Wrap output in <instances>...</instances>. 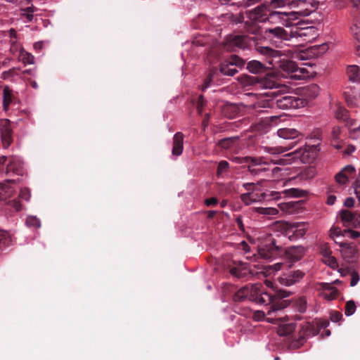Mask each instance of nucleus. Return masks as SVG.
<instances>
[{"label":"nucleus","mask_w":360,"mask_h":360,"mask_svg":"<svg viewBox=\"0 0 360 360\" xmlns=\"http://www.w3.org/2000/svg\"><path fill=\"white\" fill-rule=\"evenodd\" d=\"M349 79L354 82H360V68L357 65H349L347 68Z\"/></svg>","instance_id":"c85d7f7f"},{"label":"nucleus","mask_w":360,"mask_h":360,"mask_svg":"<svg viewBox=\"0 0 360 360\" xmlns=\"http://www.w3.org/2000/svg\"><path fill=\"white\" fill-rule=\"evenodd\" d=\"M20 11L22 12H28V13H31L33 14V13L36 11V8L34 6H31L26 8H20Z\"/></svg>","instance_id":"774afa93"},{"label":"nucleus","mask_w":360,"mask_h":360,"mask_svg":"<svg viewBox=\"0 0 360 360\" xmlns=\"http://www.w3.org/2000/svg\"><path fill=\"white\" fill-rule=\"evenodd\" d=\"M235 266L229 269L230 274L238 278L248 279L250 277L256 276L259 272L252 269L247 263L243 262H234Z\"/></svg>","instance_id":"6e6552de"},{"label":"nucleus","mask_w":360,"mask_h":360,"mask_svg":"<svg viewBox=\"0 0 360 360\" xmlns=\"http://www.w3.org/2000/svg\"><path fill=\"white\" fill-rule=\"evenodd\" d=\"M335 117L338 120L346 121L349 117L348 111L342 107H339L335 112Z\"/></svg>","instance_id":"58836bf2"},{"label":"nucleus","mask_w":360,"mask_h":360,"mask_svg":"<svg viewBox=\"0 0 360 360\" xmlns=\"http://www.w3.org/2000/svg\"><path fill=\"white\" fill-rule=\"evenodd\" d=\"M0 132L3 146L8 148L13 141V131L11 127V122L7 119L0 120Z\"/></svg>","instance_id":"4468645a"},{"label":"nucleus","mask_w":360,"mask_h":360,"mask_svg":"<svg viewBox=\"0 0 360 360\" xmlns=\"http://www.w3.org/2000/svg\"><path fill=\"white\" fill-rule=\"evenodd\" d=\"M309 30H310V29H309V27L302 29V30H300L297 32V35H298L299 37L306 36V35H307L308 32H309Z\"/></svg>","instance_id":"69168bd1"},{"label":"nucleus","mask_w":360,"mask_h":360,"mask_svg":"<svg viewBox=\"0 0 360 360\" xmlns=\"http://www.w3.org/2000/svg\"><path fill=\"white\" fill-rule=\"evenodd\" d=\"M335 242L340 247L342 257L347 262H352L357 253L355 245L353 243L346 242H338L336 240Z\"/></svg>","instance_id":"dca6fc26"},{"label":"nucleus","mask_w":360,"mask_h":360,"mask_svg":"<svg viewBox=\"0 0 360 360\" xmlns=\"http://www.w3.org/2000/svg\"><path fill=\"white\" fill-rule=\"evenodd\" d=\"M321 252L323 254V255L326 257H330V255H331V250L330 249L328 248V247H323L321 248Z\"/></svg>","instance_id":"680f3d73"},{"label":"nucleus","mask_w":360,"mask_h":360,"mask_svg":"<svg viewBox=\"0 0 360 360\" xmlns=\"http://www.w3.org/2000/svg\"><path fill=\"white\" fill-rule=\"evenodd\" d=\"M7 205L8 207L13 209V210L15 212H18L22 210V205L16 199L8 201Z\"/></svg>","instance_id":"37998d69"},{"label":"nucleus","mask_w":360,"mask_h":360,"mask_svg":"<svg viewBox=\"0 0 360 360\" xmlns=\"http://www.w3.org/2000/svg\"><path fill=\"white\" fill-rule=\"evenodd\" d=\"M26 224L29 227L39 228L41 226L40 220L34 216H29L26 219Z\"/></svg>","instance_id":"e433bc0d"},{"label":"nucleus","mask_w":360,"mask_h":360,"mask_svg":"<svg viewBox=\"0 0 360 360\" xmlns=\"http://www.w3.org/2000/svg\"><path fill=\"white\" fill-rule=\"evenodd\" d=\"M330 237L331 238H334V237H339V236H343V234H344V231H342L340 228L338 227H334V228H332L330 229Z\"/></svg>","instance_id":"864d4df0"},{"label":"nucleus","mask_w":360,"mask_h":360,"mask_svg":"<svg viewBox=\"0 0 360 360\" xmlns=\"http://www.w3.org/2000/svg\"><path fill=\"white\" fill-rule=\"evenodd\" d=\"M247 69L253 74H259L265 72L266 67L261 62L254 60L248 63Z\"/></svg>","instance_id":"cd10ccee"},{"label":"nucleus","mask_w":360,"mask_h":360,"mask_svg":"<svg viewBox=\"0 0 360 360\" xmlns=\"http://www.w3.org/2000/svg\"><path fill=\"white\" fill-rule=\"evenodd\" d=\"M20 58H21V60L25 64H33L34 63V56L27 52H22L20 53Z\"/></svg>","instance_id":"a19ab883"},{"label":"nucleus","mask_w":360,"mask_h":360,"mask_svg":"<svg viewBox=\"0 0 360 360\" xmlns=\"http://www.w3.org/2000/svg\"><path fill=\"white\" fill-rule=\"evenodd\" d=\"M184 149V134L181 132H176L173 137L172 155H180Z\"/></svg>","instance_id":"4be33fe9"},{"label":"nucleus","mask_w":360,"mask_h":360,"mask_svg":"<svg viewBox=\"0 0 360 360\" xmlns=\"http://www.w3.org/2000/svg\"><path fill=\"white\" fill-rule=\"evenodd\" d=\"M342 319V314L338 311H333L330 312V320L333 322H338Z\"/></svg>","instance_id":"3c124183"},{"label":"nucleus","mask_w":360,"mask_h":360,"mask_svg":"<svg viewBox=\"0 0 360 360\" xmlns=\"http://www.w3.org/2000/svg\"><path fill=\"white\" fill-rule=\"evenodd\" d=\"M257 51L266 56L267 63L272 66L273 68H281L285 72L292 75L295 72L297 64L292 60H283L281 59V52L274 50L269 46H262L257 45L255 46Z\"/></svg>","instance_id":"7ed1b4c3"},{"label":"nucleus","mask_w":360,"mask_h":360,"mask_svg":"<svg viewBox=\"0 0 360 360\" xmlns=\"http://www.w3.org/2000/svg\"><path fill=\"white\" fill-rule=\"evenodd\" d=\"M354 173L355 168L352 165H347L335 175V181L339 184H345L347 183L349 178Z\"/></svg>","instance_id":"6ab92c4d"},{"label":"nucleus","mask_w":360,"mask_h":360,"mask_svg":"<svg viewBox=\"0 0 360 360\" xmlns=\"http://www.w3.org/2000/svg\"><path fill=\"white\" fill-rule=\"evenodd\" d=\"M277 134L279 137L285 140H292V141L287 146H281L276 147L265 146L264 148L265 152L272 155H278L287 152L297 144L299 140H294L299 138L301 136V134L297 130H296L295 129L290 128L280 129L278 130Z\"/></svg>","instance_id":"39448f33"},{"label":"nucleus","mask_w":360,"mask_h":360,"mask_svg":"<svg viewBox=\"0 0 360 360\" xmlns=\"http://www.w3.org/2000/svg\"><path fill=\"white\" fill-rule=\"evenodd\" d=\"M21 15L25 17L29 22H31L34 17L32 13L28 12H22Z\"/></svg>","instance_id":"0e129e2a"},{"label":"nucleus","mask_w":360,"mask_h":360,"mask_svg":"<svg viewBox=\"0 0 360 360\" xmlns=\"http://www.w3.org/2000/svg\"><path fill=\"white\" fill-rule=\"evenodd\" d=\"M288 4H289V0H270L269 3H267L268 7L271 10L283 8Z\"/></svg>","instance_id":"c9c22d12"},{"label":"nucleus","mask_w":360,"mask_h":360,"mask_svg":"<svg viewBox=\"0 0 360 360\" xmlns=\"http://www.w3.org/2000/svg\"><path fill=\"white\" fill-rule=\"evenodd\" d=\"M340 218L344 222L345 226L359 227L358 220L355 219V212H352L347 210H343L340 212Z\"/></svg>","instance_id":"412c9836"},{"label":"nucleus","mask_w":360,"mask_h":360,"mask_svg":"<svg viewBox=\"0 0 360 360\" xmlns=\"http://www.w3.org/2000/svg\"><path fill=\"white\" fill-rule=\"evenodd\" d=\"M296 18L295 12H281L270 9L267 21L270 23H280L282 26H290V21Z\"/></svg>","instance_id":"1a4fd4ad"},{"label":"nucleus","mask_w":360,"mask_h":360,"mask_svg":"<svg viewBox=\"0 0 360 360\" xmlns=\"http://www.w3.org/2000/svg\"><path fill=\"white\" fill-rule=\"evenodd\" d=\"M19 198L25 201H28L30 198V191L28 188H22L19 193Z\"/></svg>","instance_id":"de8ad7c7"},{"label":"nucleus","mask_w":360,"mask_h":360,"mask_svg":"<svg viewBox=\"0 0 360 360\" xmlns=\"http://www.w3.org/2000/svg\"><path fill=\"white\" fill-rule=\"evenodd\" d=\"M12 99V90L8 86H5L3 90V105L5 110H8Z\"/></svg>","instance_id":"7c9ffc66"},{"label":"nucleus","mask_w":360,"mask_h":360,"mask_svg":"<svg viewBox=\"0 0 360 360\" xmlns=\"http://www.w3.org/2000/svg\"><path fill=\"white\" fill-rule=\"evenodd\" d=\"M307 305V300L304 297L297 298L294 302L295 309L300 313H304L306 311Z\"/></svg>","instance_id":"72a5a7b5"},{"label":"nucleus","mask_w":360,"mask_h":360,"mask_svg":"<svg viewBox=\"0 0 360 360\" xmlns=\"http://www.w3.org/2000/svg\"><path fill=\"white\" fill-rule=\"evenodd\" d=\"M356 304L354 301L353 300H349L345 304V314L346 316H349L354 314L356 311Z\"/></svg>","instance_id":"ea45409f"},{"label":"nucleus","mask_w":360,"mask_h":360,"mask_svg":"<svg viewBox=\"0 0 360 360\" xmlns=\"http://www.w3.org/2000/svg\"><path fill=\"white\" fill-rule=\"evenodd\" d=\"M306 227L301 224H286L284 227V234L290 240H295L304 236Z\"/></svg>","instance_id":"f8f14e48"},{"label":"nucleus","mask_w":360,"mask_h":360,"mask_svg":"<svg viewBox=\"0 0 360 360\" xmlns=\"http://www.w3.org/2000/svg\"><path fill=\"white\" fill-rule=\"evenodd\" d=\"M217 203H218V199L217 198H214V197L207 198L205 200V204L207 207L214 206V205H217Z\"/></svg>","instance_id":"6e6d98bb"},{"label":"nucleus","mask_w":360,"mask_h":360,"mask_svg":"<svg viewBox=\"0 0 360 360\" xmlns=\"http://www.w3.org/2000/svg\"><path fill=\"white\" fill-rule=\"evenodd\" d=\"M264 210H266L264 213L267 214H276L278 213V210L275 208L269 207L265 208Z\"/></svg>","instance_id":"338daca9"},{"label":"nucleus","mask_w":360,"mask_h":360,"mask_svg":"<svg viewBox=\"0 0 360 360\" xmlns=\"http://www.w3.org/2000/svg\"><path fill=\"white\" fill-rule=\"evenodd\" d=\"M232 160L238 164H248L252 163L253 165H268L269 164V161L266 158V157H234Z\"/></svg>","instance_id":"f3484780"},{"label":"nucleus","mask_w":360,"mask_h":360,"mask_svg":"<svg viewBox=\"0 0 360 360\" xmlns=\"http://www.w3.org/2000/svg\"><path fill=\"white\" fill-rule=\"evenodd\" d=\"M304 276V273L300 270L292 271L282 275L278 281L281 285L290 286L302 280Z\"/></svg>","instance_id":"2eb2a0df"},{"label":"nucleus","mask_w":360,"mask_h":360,"mask_svg":"<svg viewBox=\"0 0 360 360\" xmlns=\"http://www.w3.org/2000/svg\"><path fill=\"white\" fill-rule=\"evenodd\" d=\"M286 192L293 197L304 196L306 193V191H304L303 190H300L298 188H294L288 189Z\"/></svg>","instance_id":"49530a36"},{"label":"nucleus","mask_w":360,"mask_h":360,"mask_svg":"<svg viewBox=\"0 0 360 360\" xmlns=\"http://www.w3.org/2000/svg\"><path fill=\"white\" fill-rule=\"evenodd\" d=\"M266 320L269 323H278L279 325L277 332L280 336L288 335L295 331L296 328L295 323H286L281 318L268 317Z\"/></svg>","instance_id":"ddd939ff"},{"label":"nucleus","mask_w":360,"mask_h":360,"mask_svg":"<svg viewBox=\"0 0 360 360\" xmlns=\"http://www.w3.org/2000/svg\"><path fill=\"white\" fill-rule=\"evenodd\" d=\"M264 36L275 44L289 40L291 38V35L282 26L266 29Z\"/></svg>","instance_id":"9b49d317"},{"label":"nucleus","mask_w":360,"mask_h":360,"mask_svg":"<svg viewBox=\"0 0 360 360\" xmlns=\"http://www.w3.org/2000/svg\"><path fill=\"white\" fill-rule=\"evenodd\" d=\"M229 164L226 160H221L219 162L218 167H217V176H220L221 174H223L224 172H226L229 168Z\"/></svg>","instance_id":"c03bdc74"},{"label":"nucleus","mask_w":360,"mask_h":360,"mask_svg":"<svg viewBox=\"0 0 360 360\" xmlns=\"http://www.w3.org/2000/svg\"><path fill=\"white\" fill-rule=\"evenodd\" d=\"M343 236H348L351 238H357L360 236V233L350 229H345Z\"/></svg>","instance_id":"8fccbe9b"},{"label":"nucleus","mask_w":360,"mask_h":360,"mask_svg":"<svg viewBox=\"0 0 360 360\" xmlns=\"http://www.w3.org/2000/svg\"><path fill=\"white\" fill-rule=\"evenodd\" d=\"M318 155L316 146H304L296 150L287 153L283 158L278 160H271L274 165H285L292 162V160L299 159L303 163H311L315 160Z\"/></svg>","instance_id":"f03ea898"},{"label":"nucleus","mask_w":360,"mask_h":360,"mask_svg":"<svg viewBox=\"0 0 360 360\" xmlns=\"http://www.w3.org/2000/svg\"><path fill=\"white\" fill-rule=\"evenodd\" d=\"M221 74L227 76H233L238 72L237 69L233 66V63L221 64L219 68Z\"/></svg>","instance_id":"2f4dec72"},{"label":"nucleus","mask_w":360,"mask_h":360,"mask_svg":"<svg viewBox=\"0 0 360 360\" xmlns=\"http://www.w3.org/2000/svg\"><path fill=\"white\" fill-rule=\"evenodd\" d=\"M352 186L354 189L356 197L360 201V179L356 180Z\"/></svg>","instance_id":"5fc2aeb1"},{"label":"nucleus","mask_w":360,"mask_h":360,"mask_svg":"<svg viewBox=\"0 0 360 360\" xmlns=\"http://www.w3.org/2000/svg\"><path fill=\"white\" fill-rule=\"evenodd\" d=\"M328 49V44H323L318 47V54H323Z\"/></svg>","instance_id":"bf43d9fd"},{"label":"nucleus","mask_w":360,"mask_h":360,"mask_svg":"<svg viewBox=\"0 0 360 360\" xmlns=\"http://www.w3.org/2000/svg\"><path fill=\"white\" fill-rule=\"evenodd\" d=\"M258 253L265 259H271L285 254L286 258L291 262L300 260L305 253L302 246H291L286 249L278 244V240L271 235L266 236L265 240L258 247Z\"/></svg>","instance_id":"f257e3e1"},{"label":"nucleus","mask_w":360,"mask_h":360,"mask_svg":"<svg viewBox=\"0 0 360 360\" xmlns=\"http://www.w3.org/2000/svg\"><path fill=\"white\" fill-rule=\"evenodd\" d=\"M269 164L268 165H253L252 163H249L248 166V172L252 175H259L262 172H265L269 170V165L270 164H274L271 160H275L274 158H267Z\"/></svg>","instance_id":"393cba45"},{"label":"nucleus","mask_w":360,"mask_h":360,"mask_svg":"<svg viewBox=\"0 0 360 360\" xmlns=\"http://www.w3.org/2000/svg\"><path fill=\"white\" fill-rule=\"evenodd\" d=\"M11 236L6 231L0 229V249L3 250L12 244Z\"/></svg>","instance_id":"c756f323"},{"label":"nucleus","mask_w":360,"mask_h":360,"mask_svg":"<svg viewBox=\"0 0 360 360\" xmlns=\"http://www.w3.org/2000/svg\"><path fill=\"white\" fill-rule=\"evenodd\" d=\"M340 132H341V130H340V128L339 127H333V130H332V132H331L333 139L334 140L339 139Z\"/></svg>","instance_id":"4d7b16f0"},{"label":"nucleus","mask_w":360,"mask_h":360,"mask_svg":"<svg viewBox=\"0 0 360 360\" xmlns=\"http://www.w3.org/2000/svg\"><path fill=\"white\" fill-rule=\"evenodd\" d=\"M229 63H233V67L238 66L239 68H242L245 65V60L237 56H233Z\"/></svg>","instance_id":"a18cd8bd"},{"label":"nucleus","mask_w":360,"mask_h":360,"mask_svg":"<svg viewBox=\"0 0 360 360\" xmlns=\"http://www.w3.org/2000/svg\"><path fill=\"white\" fill-rule=\"evenodd\" d=\"M252 39L247 35L231 34L227 37L226 46L229 49H245L251 46Z\"/></svg>","instance_id":"9d476101"},{"label":"nucleus","mask_w":360,"mask_h":360,"mask_svg":"<svg viewBox=\"0 0 360 360\" xmlns=\"http://www.w3.org/2000/svg\"><path fill=\"white\" fill-rule=\"evenodd\" d=\"M14 180H7L6 183L0 184V202L5 200L7 198L10 197L13 189L11 186H8V183H14Z\"/></svg>","instance_id":"a878e982"},{"label":"nucleus","mask_w":360,"mask_h":360,"mask_svg":"<svg viewBox=\"0 0 360 360\" xmlns=\"http://www.w3.org/2000/svg\"><path fill=\"white\" fill-rule=\"evenodd\" d=\"M352 32L353 33L355 40L356 41V43L355 44L356 53L357 56H360V28L355 25L353 27H352Z\"/></svg>","instance_id":"f704fd0d"},{"label":"nucleus","mask_w":360,"mask_h":360,"mask_svg":"<svg viewBox=\"0 0 360 360\" xmlns=\"http://www.w3.org/2000/svg\"><path fill=\"white\" fill-rule=\"evenodd\" d=\"M290 292L285 290H278L276 291L275 295H273L275 297V300H283V299L285 297H288L290 295Z\"/></svg>","instance_id":"79ce46f5"},{"label":"nucleus","mask_w":360,"mask_h":360,"mask_svg":"<svg viewBox=\"0 0 360 360\" xmlns=\"http://www.w3.org/2000/svg\"><path fill=\"white\" fill-rule=\"evenodd\" d=\"M239 138L240 137L238 136H236L220 139L217 143V146L222 149H230L236 145L237 141L239 140Z\"/></svg>","instance_id":"bb28decb"},{"label":"nucleus","mask_w":360,"mask_h":360,"mask_svg":"<svg viewBox=\"0 0 360 360\" xmlns=\"http://www.w3.org/2000/svg\"><path fill=\"white\" fill-rule=\"evenodd\" d=\"M302 94L308 100L314 99L319 94V87L315 84L304 87L302 90Z\"/></svg>","instance_id":"b1692460"},{"label":"nucleus","mask_w":360,"mask_h":360,"mask_svg":"<svg viewBox=\"0 0 360 360\" xmlns=\"http://www.w3.org/2000/svg\"><path fill=\"white\" fill-rule=\"evenodd\" d=\"M270 8L267 6V3H264L257 6L255 8L246 12L247 18L252 24L250 27L247 28L249 32L257 34L259 27L256 26L257 23H263L268 20V13Z\"/></svg>","instance_id":"423d86ee"},{"label":"nucleus","mask_w":360,"mask_h":360,"mask_svg":"<svg viewBox=\"0 0 360 360\" xmlns=\"http://www.w3.org/2000/svg\"><path fill=\"white\" fill-rule=\"evenodd\" d=\"M236 221L239 229L244 231V225L243 224L242 218L240 217H238L236 219Z\"/></svg>","instance_id":"e2e57ef3"},{"label":"nucleus","mask_w":360,"mask_h":360,"mask_svg":"<svg viewBox=\"0 0 360 360\" xmlns=\"http://www.w3.org/2000/svg\"><path fill=\"white\" fill-rule=\"evenodd\" d=\"M359 279L360 278L359 274L355 271H352L351 274L350 285L352 287L355 286L359 281Z\"/></svg>","instance_id":"603ef678"},{"label":"nucleus","mask_w":360,"mask_h":360,"mask_svg":"<svg viewBox=\"0 0 360 360\" xmlns=\"http://www.w3.org/2000/svg\"><path fill=\"white\" fill-rule=\"evenodd\" d=\"M321 288L325 291L324 297L328 300H335L339 295L338 290L330 283H321Z\"/></svg>","instance_id":"5701e85b"},{"label":"nucleus","mask_w":360,"mask_h":360,"mask_svg":"<svg viewBox=\"0 0 360 360\" xmlns=\"http://www.w3.org/2000/svg\"><path fill=\"white\" fill-rule=\"evenodd\" d=\"M308 73L305 68H300L297 66L295 72L290 77L295 79H302L307 77L306 74Z\"/></svg>","instance_id":"4c0bfd02"},{"label":"nucleus","mask_w":360,"mask_h":360,"mask_svg":"<svg viewBox=\"0 0 360 360\" xmlns=\"http://www.w3.org/2000/svg\"><path fill=\"white\" fill-rule=\"evenodd\" d=\"M214 73H215L214 70H211L210 71L208 75L207 76L206 79H205V82H204V84L202 86V90H204L205 89H206L209 86L210 84L212 81V78H213Z\"/></svg>","instance_id":"09e8293b"},{"label":"nucleus","mask_w":360,"mask_h":360,"mask_svg":"<svg viewBox=\"0 0 360 360\" xmlns=\"http://www.w3.org/2000/svg\"><path fill=\"white\" fill-rule=\"evenodd\" d=\"M251 301L262 305L269 306L268 315L276 311L281 310L287 307L289 304L288 300H275V297L273 295L262 291L257 285H255Z\"/></svg>","instance_id":"20e7f679"},{"label":"nucleus","mask_w":360,"mask_h":360,"mask_svg":"<svg viewBox=\"0 0 360 360\" xmlns=\"http://www.w3.org/2000/svg\"><path fill=\"white\" fill-rule=\"evenodd\" d=\"M304 100L297 96L275 94L271 101V107L287 110L304 106Z\"/></svg>","instance_id":"0eeeda50"},{"label":"nucleus","mask_w":360,"mask_h":360,"mask_svg":"<svg viewBox=\"0 0 360 360\" xmlns=\"http://www.w3.org/2000/svg\"><path fill=\"white\" fill-rule=\"evenodd\" d=\"M240 200L243 201L244 204L246 205H250L252 202L257 201L258 196L257 194H254L253 193H247L240 195Z\"/></svg>","instance_id":"473e14b6"},{"label":"nucleus","mask_w":360,"mask_h":360,"mask_svg":"<svg viewBox=\"0 0 360 360\" xmlns=\"http://www.w3.org/2000/svg\"><path fill=\"white\" fill-rule=\"evenodd\" d=\"M354 205V200L352 197H349L345 199L344 205L347 207H352Z\"/></svg>","instance_id":"13d9d810"},{"label":"nucleus","mask_w":360,"mask_h":360,"mask_svg":"<svg viewBox=\"0 0 360 360\" xmlns=\"http://www.w3.org/2000/svg\"><path fill=\"white\" fill-rule=\"evenodd\" d=\"M209 119H210V114L206 113L205 115V117L203 118V120L202 122V127L203 130H205V128L208 126Z\"/></svg>","instance_id":"052dcab7"},{"label":"nucleus","mask_w":360,"mask_h":360,"mask_svg":"<svg viewBox=\"0 0 360 360\" xmlns=\"http://www.w3.org/2000/svg\"><path fill=\"white\" fill-rule=\"evenodd\" d=\"M302 204L303 202L302 200L290 201L281 204L280 207L283 212L293 214L299 213L302 210Z\"/></svg>","instance_id":"aec40b11"},{"label":"nucleus","mask_w":360,"mask_h":360,"mask_svg":"<svg viewBox=\"0 0 360 360\" xmlns=\"http://www.w3.org/2000/svg\"><path fill=\"white\" fill-rule=\"evenodd\" d=\"M254 289L255 285L242 287L233 295V300L234 302H243L247 298L252 300Z\"/></svg>","instance_id":"a211bd4d"}]
</instances>
